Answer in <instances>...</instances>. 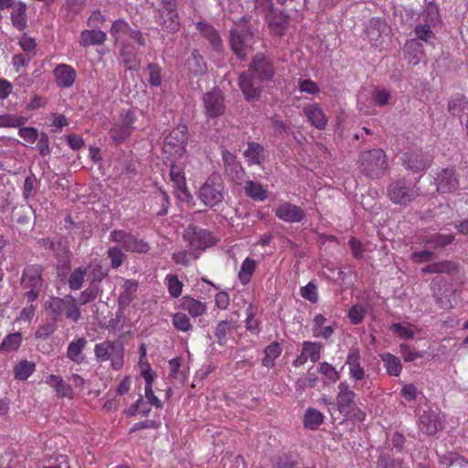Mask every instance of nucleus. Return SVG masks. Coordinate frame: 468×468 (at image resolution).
<instances>
[{"instance_id":"obj_61","label":"nucleus","mask_w":468,"mask_h":468,"mask_svg":"<svg viewBox=\"0 0 468 468\" xmlns=\"http://www.w3.org/2000/svg\"><path fill=\"white\" fill-rule=\"evenodd\" d=\"M301 296L311 303H316L318 300L317 287L314 283L309 282L301 288Z\"/></svg>"},{"instance_id":"obj_23","label":"nucleus","mask_w":468,"mask_h":468,"mask_svg":"<svg viewBox=\"0 0 468 468\" xmlns=\"http://www.w3.org/2000/svg\"><path fill=\"white\" fill-rule=\"evenodd\" d=\"M57 84L61 88H69L76 80V71L68 64H59L54 69Z\"/></svg>"},{"instance_id":"obj_8","label":"nucleus","mask_w":468,"mask_h":468,"mask_svg":"<svg viewBox=\"0 0 468 468\" xmlns=\"http://www.w3.org/2000/svg\"><path fill=\"white\" fill-rule=\"evenodd\" d=\"M389 99L390 92L388 90L376 87L370 93L367 90H360L357 96V104L360 111L369 114L372 112V104L385 106L388 103Z\"/></svg>"},{"instance_id":"obj_41","label":"nucleus","mask_w":468,"mask_h":468,"mask_svg":"<svg viewBox=\"0 0 468 468\" xmlns=\"http://www.w3.org/2000/svg\"><path fill=\"white\" fill-rule=\"evenodd\" d=\"M85 269L87 276L91 282H100L108 274V271L97 260L91 261Z\"/></svg>"},{"instance_id":"obj_20","label":"nucleus","mask_w":468,"mask_h":468,"mask_svg":"<svg viewBox=\"0 0 468 468\" xmlns=\"http://www.w3.org/2000/svg\"><path fill=\"white\" fill-rule=\"evenodd\" d=\"M338 395L336 397V402L338 410L342 414H348L352 412V409L356 405L355 397L356 394L352 391L346 382H341L338 385Z\"/></svg>"},{"instance_id":"obj_51","label":"nucleus","mask_w":468,"mask_h":468,"mask_svg":"<svg viewBox=\"0 0 468 468\" xmlns=\"http://www.w3.org/2000/svg\"><path fill=\"white\" fill-rule=\"evenodd\" d=\"M172 323L175 328L182 332L192 330V324L188 316L184 313H176L173 315Z\"/></svg>"},{"instance_id":"obj_36","label":"nucleus","mask_w":468,"mask_h":468,"mask_svg":"<svg viewBox=\"0 0 468 468\" xmlns=\"http://www.w3.org/2000/svg\"><path fill=\"white\" fill-rule=\"evenodd\" d=\"M63 313L68 319L77 322L80 317V312L78 307L77 300L72 295L64 297Z\"/></svg>"},{"instance_id":"obj_54","label":"nucleus","mask_w":468,"mask_h":468,"mask_svg":"<svg viewBox=\"0 0 468 468\" xmlns=\"http://www.w3.org/2000/svg\"><path fill=\"white\" fill-rule=\"evenodd\" d=\"M366 308L360 304H354L348 311V318L353 324H360L365 316Z\"/></svg>"},{"instance_id":"obj_1","label":"nucleus","mask_w":468,"mask_h":468,"mask_svg":"<svg viewBox=\"0 0 468 468\" xmlns=\"http://www.w3.org/2000/svg\"><path fill=\"white\" fill-rule=\"evenodd\" d=\"M273 75L271 63L261 55H257L250 66L249 73L239 78V87L247 101H255L260 97L261 82L269 80Z\"/></svg>"},{"instance_id":"obj_16","label":"nucleus","mask_w":468,"mask_h":468,"mask_svg":"<svg viewBox=\"0 0 468 468\" xmlns=\"http://www.w3.org/2000/svg\"><path fill=\"white\" fill-rule=\"evenodd\" d=\"M275 216L284 222H300L305 216L304 211L297 205L282 202L274 209Z\"/></svg>"},{"instance_id":"obj_52","label":"nucleus","mask_w":468,"mask_h":468,"mask_svg":"<svg viewBox=\"0 0 468 468\" xmlns=\"http://www.w3.org/2000/svg\"><path fill=\"white\" fill-rule=\"evenodd\" d=\"M318 372L322 374L329 382H336L340 375L338 371L330 364L323 362L318 366Z\"/></svg>"},{"instance_id":"obj_7","label":"nucleus","mask_w":468,"mask_h":468,"mask_svg":"<svg viewBox=\"0 0 468 468\" xmlns=\"http://www.w3.org/2000/svg\"><path fill=\"white\" fill-rule=\"evenodd\" d=\"M94 353L101 362L111 360L112 367L119 370L123 366V346L119 342L105 341L95 345Z\"/></svg>"},{"instance_id":"obj_12","label":"nucleus","mask_w":468,"mask_h":468,"mask_svg":"<svg viewBox=\"0 0 468 468\" xmlns=\"http://www.w3.org/2000/svg\"><path fill=\"white\" fill-rule=\"evenodd\" d=\"M184 239L193 251L206 250L213 244L212 236L208 231L193 226H189L185 230Z\"/></svg>"},{"instance_id":"obj_37","label":"nucleus","mask_w":468,"mask_h":468,"mask_svg":"<svg viewBox=\"0 0 468 468\" xmlns=\"http://www.w3.org/2000/svg\"><path fill=\"white\" fill-rule=\"evenodd\" d=\"M27 122V118L19 115L6 113L0 115V128H18Z\"/></svg>"},{"instance_id":"obj_10","label":"nucleus","mask_w":468,"mask_h":468,"mask_svg":"<svg viewBox=\"0 0 468 468\" xmlns=\"http://www.w3.org/2000/svg\"><path fill=\"white\" fill-rule=\"evenodd\" d=\"M159 15V23L163 30L168 33H176L179 30L180 23L175 0H163Z\"/></svg>"},{"instance_id":"obj_59","label":"nucleus","mask_w":468,"mask_h":468,"mask_svg":"<svg viewBox=\"0 0 468 468\" xmlns=\"http://www.w3.org/2000/svg\"><path fill=\"white\" fill-rule=\"evenodd\" d=\"M131 27L128 23L122 19H117L113 22L111 34L117 38L121 37V35H127Z\"/></svg>"},{"instance_id":"obj_53","label":"nucleus","mask_w":468,"mask_h":468,"mask_svg":"<svg viewBox=\"0 0 468 468\" xmlns=\"http://www.w3.org/2000/svg\"><path fill=\"white\" fill-rule=\"evenodd\" d=\"M453 240L452 235H441V234H434L431 236L429 239H425L424 242L426 244H431V248L444 247Z\"/></svg>"},{"instance_id":"obj_62","label":"nucleus","mask_w":468,"mask_h":468,"mask_svg":"<svg viewBox=\"0 0 468 468\" xmlns=\"http://www.w3.org/2000/svg\"><path fill=\"white\" fill-rule=\"evenodd\" d=\"M229 329L230 325L229 321H221L217 324L215 335L220 345H223L226 342Z\"/></svg>"},{"instance_id":"obj_4","label":"nucleus","mask_w":468,"mask_h":468,"mask_svg":"<svg viewBox=\"0 0 468 468\" xmlns=\"http://www.w3.org/2000/svg\"><path fill=\"white\" fill-rule=\"evenodd\" d=\"M254 43V36L244 19L235 23L230 30V44L233 52L239 58H244L250 52Z\"/></svg>"},{"instance_id":"obj_22","label":"nucleus","mask_w":468,"mask_h":468,"mask_svg":"<svg viewBox=\"0 0 468 468\" xmlns=\"http://www.w3.org/2000/svg\"><path fill=\"white\" fill-rule=\"evenodd\" d=\"M346 364L348 367V373L352 379L358 381L364 378L365 369L360 365V350L352 346L348 350Z\"/></svg>"},{"instance_id":"obj_19","label":"nucleus","mask_w":468,"mask_h":468,"mask_svg":"<svg viewBox=\"0 0 468 468\" xmlns=\"http://www.w3.org/2000/svg\"><path fill=\"white\" fill-rule=\"evenodd\" d=\"M303 113L312 126L318 130L324 129L327 124V117L324 110L317 103L304 105Z\"/></svg>"},{"instance_id":"obj_56","label":"nucleus","mask_w":468,"mask_h":468,"mask_svg":"<svg viewBox=\"0 0 468 468\" xmlns=\"http://www.w3.org/2000/svg\"><path fill=\"white\" fill-rule=\"evenodd\" d=\"M64 297H53L45 303V308L49 310L52 314L58 316L63 313Z\"/></svg>"},{"instance_id":"obj_11","label":"nucleus","mask_w":468,"mask_h":468,"mask_svg":"<svg viewBox=\"0 0 468 468\" xmlns=\"http://www.w3.org/2000/svg\"><path fill=\"white\" fill-rule=\"evenodd\" d=\"M110 239L113 242L121 244L122 247L131 252H146L149 250V246L143 239H138L132 234L122 230L115 229L111 232Z\"/></svg>"},{"instance_id":"obj_57","label":"nucleus","mask_w":468,"mask_h":468,"mask_svg":"<svg viewBox=\"0 0 468 468\" xmlns=\"http://www.w3.org/2000/svg\"><path fill=\"white\" fill-rule=\"evenodd\" d=\"M19 45L27 56L29 58L35 56L37 45L34 38L24 35L19 40Z\"/></svg>"},{"instance_id":"obj_24","label":"nucleus","mask_w":468,"mask_h":468,"mask_svg":"<svg viewBox=\"0 0 468 468\" xmlns=\"http://www.w3.org/2000/svg\"><path fill=\"white\" fill-rule=\"evenodd\" d=\"M429 160L420 151H411L404 154L403 165L408 170L420 172L424 170L428 165Z\"/></svg>"},{"instance_id":"obj_40","label":"nucleus","mask_w":468,"mask_h":468,"mask_svg":"<svg viewBox=\"0 0 468 468\" xmlns=\"http://www.w3.org/2000/svg\"><path fill=\"white\" fill-rule=\"evenodd\" d=\"M449 112L453 116H462L468 114V101L463 96L458 95L449 101Z\"/></svg>"},{"instance_id":"obj_35","label":"nucleus","mask_w":468,"mask_h":468,"mask_svg":"<svg viewBox=\"0 0 468 468\" xmlns=\"http://www.w3.org/2000/svg\"><path fill=\"white\" fill-rule=\"evenodd\" d=\"M324 415L315 409H307L303 416V425L310 430H316L324 421Z\"/></svg>"},{"instance_id":"obj_43","label":"nucleus","mask_w":468,"mask_h":468,"mask_svg":"<svg viewBox=\"0 0 468 468\" xmlns=\"http://www.w3.org/2000/svg\"><path fill=\"white\" fill-rule=\"evenodd\" d=\"M390 330L402 339H410L416 333V326L408 323H396L390 326Z\"/></svg>"},{"instance_id":"obj_38","label":"nucleus","mask_w":468,"mask_h":468,"mask_svg":"<svg viewBox=\"0 0 468 468\" xmlns=\"http://www.w3.org/2000/svg\"><path fill=\"white\" fill-rule=\"evenodd\" d=\"M244 190L248 197L256 200V201H263L267 197V191L262 187V186L254 181H248L244 186Z\"/></svg>"},{"instance_id":"obj_55","label":"nucleus","mask_w":468,"mask_h":468,"mask_svg":"<svg viewBox=\"0 0 468 468\" xmlns=\"http://www.w3.org/2000/svg\"><path fill=\"white\" fill-rule=\"evenodd\" d=\"M122 287L124 292L121 294L120 299L122 303H129L137 290L138 283L134 280H125Z\"/></svg>"},{"instance_id":"obj_31","label":"nucleus","mask_w":468,"mask_h":468,"mask_svg":"<svg viewBox=\"0 0 468 468\" xmlns=\"http://www.w3.org/2000/svg\"><path fill=\"white\" fill-rule=\"evenodd\" d=\"M407 57L409 62L411 64H418L422 57V44L417 39H410L406 43L405 46Z\"/></svg>"},{"instance_id":"obj_49","label":"nucleus","mask_w":468,"mask_h":468,"mask_svg":"<svg viewBox=\"0 0 468 468\" xmlns=\"http://www.w3.org/2000/svg\"><path fill=\"white\" fill-rule=\"evenodd\" d=\"M165 283L172 297L177 298L181 295L183 283L178 280L176 275L167 274L165 277Z\"/></svg>"},{"instance_id":"obj_28","label":"nucleus","mask_w":468,"mask_h":468,"mask_svg":"<svg viewBox=\"0 0 468 468\" xmlns=\"http://www.w3.org/2000/svg\"><path fill=\"white\" fill-rule=\"evenodd\" d=\"M106 40V34L101 30H83L80 44L83 47L101 45Z\"/></svg>"},{"instance_id":"obj_13","label":"nucleus","mask_w":468,"mask_h":468,"mask_svg":"<svg viewBox=\"0 0 468 468\" xmlns=\"http://www.w3.org/2000/svg\"><path fill=\"white\" fill-rule=\"evenodd\" d=\"M134 117L131 112H125L120 115L119 121L113 125L110 132L112 139L117 143H122L133 133Z\"/></svg>"},{"instance_id":"obj_2","label":"nucleus","mask_w":468,"mask_h":468,"mask_svg":"<svg viewBox=\"0 0 468 468\" xmlns=\"http://www.w3.org/2000/svg\"><path fill=\"white\" fill-rule=\"evenodd\" d=\"M188 133L185 125L175 127L165 136L163 152L166 159L176 162L184 157L186 153Z\"/></svg>"},{"instance_id":"obj_34","label":"nucleus","mask_w":468,"mask_h":468,"mask_svg":"<svg viewBox=\"0 0 468 468\" xmlns=\"http://www.w3.org/2000/svg\"><path fill=\"white\" fill-rule=\"evenodd\" d=\"M380 358L389 375L398 377L400 374L402 366L399 357L390 353H383Z\"/></svg>"},{"instance_id":"obj_26","label":"nucleus","mask_w":468,"mask_h":468,"mask_svg":"<svg viewBox=\"0 0 468 468\" xmlns=\"http://www.w3.org/2000/svg\"><path fill=\"white\" fill-rule=\"evenodd\" d=\"M87 345V340L84 337H80L69 343L68 346V357L77 364H81L85 360L83 350Z\"/></svg>"},{"instance_id":"obj_46","label":"nucleus","mask_w":468,"mask_h":468,"mask_svg":"<svg viewBox=\"0 0 468 468\" xmlns=\"http://www.w3.org/2000/svg\"><path fill=\"white\" fill-rule=\"evenodd\" d=\"M282 349L278 343H272L265 348V356L262 360V365L266 367H272L275 359L281 355Z\"/></svg>"},{"instance_id":"obj_30","label":"nucleus","mask_w":468,"mask_h":468,"mask_svg":"<svg viewBox=\"0 0 468 468\" xmlns=\"http://www.w3.org/2000/svg\"><path fill=\"white\" fill-rule=\"evenodd\" d=\"M182 307L193 317L202 315L207 310V305L205 303H202L192 297H184L182 299Z\"/></svg>"},{"instance_id":"obj_29","label":"nucleus","mask_w":468,"mask_h":468,"mask_svg":"<svg viewBox=\"0 0 468 468\" xmlns=\"http://www.w3.org/2000/svg\"><path fill=\"white\" fill-rule=\"evenodd\" d=\"M244 155L250 164L261 165L265 157L264 148L260 144L250 143Z\"/></svg>"},{"instance_id":"obj_32","label":"nucleus","mask_w":468,"mask_h":468,"mask_svg":"<svg viewBox=\"0 0 468 468\" xmlns=\"http://www.w3.org/2000/svg\"><path fill=\"white\" fill-rule=\"evenodd\" d=\"M22 335L19 332L7 335L0 344V352L11 353L19 349L22 343Z\"/></svg>"},{"instance_id":"obj_15","label":"nucleus","mask_w":468,"mask_h":468,"mask_svg":"<svg viewBox=\"0 0 468 468\" xmlns=\"http://www.w3.org/2000/svg\"><path fill=\"white\" fill-rule=\"evenodd\" d=\"M203 103L206 114L209 117H217L224 112V98L218 90H213L204 94Z\"/></svg>"},{"instance_id":"obj_60","label":"nucleus","mask_w":468,"mask_h":468,"mask_svg":"<svg viewBox=\"0 0 468 468\" xmlns=\"http://www.w3.org/2000/svg\"><path fill=\"white\" fill-rule=\"evenodd\" d=\"M441 463H448L451 468H468V461L457 456V454L453 452H451L448 456H445Z\"/></svg>"},{"instance_id":"obj_50","label":"nucleus","mask_w":468,"mask_h":468,"mask_svg":"<svg viewBox=\"0 0 468 468\" xmlns=\"http://www.w3.org/2000/svg\"><path fill=\"white\" fill-rule=\"evenodd\" d=\"M87 275L86 269L77 268L75 269L69 278V285L71 290H80L82 286L84 277Z\"/></svg>"},{"instance_id":"obj_3","label":"nucleus","mask_w":468,"mask_h":468,"mask_svg":"<svg viewBox=\"0 0 468 468\" xmlns=\"http://www.w3.org/2000/svg\"><path fill=\"white\" fill-rule=\"evenodd\" d=\"M359 165L365 176L378 178L388 168L386 154L381 149L362 152L359 156Z\"/></svg>"},{"instance_id":"obj_39","label":"nucleus","mask_w":468,"mask_h":468,"mask_svg":"<svg viewBox=\"0 0 468 468\" xmlns=\"http://www.w3.org/2000/svg\"><path fill=\"white\" fill-rule=\"evenodd\" d=\"M197 28L200 33L210 42L214 48H218L220 46V37L218 32L208 24L198 22Z\"/></svg>"},{"instance_id":"obj_45","label":"nucleus","mask_w":468,"mask_h":468,"mask_svg":"<svg viewBox=\"0 0 468 468\" xmlns=\"http://www.w3.org/2000/svg\"><path fill=\"white\" fill-rule=\"evenodd\" d=\"M255 268L256 261L253 259L248 257L243 261L239 271V279L242 284L245 285L250 282Z\"/></svg>"},{"instance_id":"obj_58","label":"nucleus","mask_w":468,"mask_h":468,"mask_svg":"<svg viewBox=\"0 0 468 468\" xmlns=\"http://www.w3.org/2000/svg\"><path fill=\"white\" fill-rule=\"evenodd\" d=\"M108 257L113 269H118L124 260L123 252L117 247H112L108 250Z\"/></svg>"},{"instance_id":"obj_48","label":"nucleus","mask_w":468,"mask_h":468,"mask_svg":"<svg viewBox=\"0 0 468 468\" xmlns=\"http://www.w3.org/2000/svg\"><path fill=\"white\" fill-rule=\"evenodd\" d=\"M256 314L257 308L252 304H249V306L246 309L245 324L247 330L250 331L253 334H258L260 332L259 322L255 318Z\"/></svg>"},{"instance_id":"obj_6","label":"nucleus","mask_w":468,"mask_h":468,"mask_svg":"<svg viewBox=\"0 0 468 468\" xmlns=\"http://www.w3.org/2000/svg\"><path fill=\"white\" fill-rule=\"evenodd\" d=\"M389 200L399 206H408L420 195L419 188L407 183L404 179L391 182L387 188Z\"/></svg>"},{"instance_id":"obj_63","label":"nucleus","mask_w":468,"mask_h":468,"mask_svg":"<svg viewBox=\"0 0 468 468\" xmlns=\"http://www.w3.org/2000/svg\"><path fill=\"white\" fill-rule=\"evenodd\" d=\"M149 72V82L152 86L158 87L162 83L161 69L157 65L149 64L147 67Z\"/></svg>"},{"instance_id":"obj_25","label":"nucleus","mask_w":468,"mask_h":468,"mask_svg":"<svg viewBox=\"0 0 468 468\" xmlns=\"http://www.w3.org/2000/svg\"><path fill=\"white\" fill-rule=\"evenodd\" d=\"M437 189L440 192L447 193L454 191L459 185L455 173L452 168L444 169L437 177Z\"/></svg>"},{"instance_id":"obj_44","label":"nucleus","mask_w":468,"mask_h":468,"mask_svg":"<svg viewBox=\"0 0 468 468\" xmlns=\"http://www.w3.org/2000/svg\"><path fill=\"white\" fill-rule=\"evenodd\" d=\"M26 8V5L19 3L14 6L11 13L12 22L19 30L24 29L27 26Z\"/></svg>"},{"instance_id":"obj_14","label":"nucleus","mask_w":468,"mask_h":468,"mask_svg":"<svg viewBox=\"0 0 468 468\" xmlns=\"http://www.w3.org/2000/svg\"><path fill=\"white\" fill-rule=\"evenodd\" d=\"M169 176L177 197L182 201H190L192 195L186 187L183 168L177 165L176 162H171Z\"/></svg>"},{"instance_id":"obj_9","label":"nucleus","mask_w":468,"mask_h":468,"mask_svg":"<svg viewBox=\"0 0 468 468\" xmlns=\"http://www.w3.org/2000/svg\"><path fill=\"white\" fill-rule=\"evenodd\" d=\"M22 285L24 288L29 289L25 294L27 302L33 303L36 301L43 287L41 268L37 265L27 267L23 272Z\"/></svg>"},{"instance_id":"obj_18","label":"nucleus","mask_w":468,"mask_h":468,"mask_svg":"<svg viewBox=\"0 0 468 468\" xmlns=\"http://www.w3.org/2000/svg\"><path fill=\"white\" fill-rule=\"evenodd\" d=\"M420 431L427 435H434L441 428L440 413L434 410L424 411L419 419Z\"/></svg>"},{"instance_id":"obj_33","label":"nucleus","mask_w":468,"mask_h":468,"mask_svg":"<svg viewBox=\"0 0 468 468\" xmlns=\"http://www.w3.org/2000/svg\"><path fill=\"white\" fill-rule=\"evenodd\" d=\"M35 369L36 364L34 362L24 359L14 367V375L16 379L27 380Z\"/></svg>"},{"instance_id":"obj_5","label":"nucleus","mask_w":468,"mask_h":468,"mask_svg":"<svg viewBox=\"0 0 468 468\" xmlns=\"http://www.w3.org/2000/svg\"><path fill=\"white\" fill-rule=\"evenodd\" d=\"M197 197L207 207L213 208L224 199L223 183L219 175L212 174L200 186Z\"/></svg>"},{"instance_id":"obj_64","label":"nucleus","mask_w":468,"mask_h":468,"mask_svg":"<svg viewBox=\"0 0 468 468\" xmlns=\"http://www.w3.org/2000/svg\"><path fill=\"white\" fill-rule=\"evenodd\" d=\"M18 134L28 144H34L37 137V130L33 127H22L18 131Z\"/></svg>"},{"instance_id":"obj_42","label":"nucleus","mask_w":468,"mask_h":468,"mask_svg":"<svg viewBox=\"0 0 468 468\" xmlns=\"http://www.w3.org/2000/svg\"><path fill=\"white\" fill-rule=\"evenodd\" d=\"M457 266L452 261H441L432 263L424 267L421 271L424 273H452L456 271Z\"/></svg>"},{"instance_id":"obj_17","label":"nucleus","mask_w":468,"mask_h":468,"mask_svg":"<svg viewBox=\"0 0 468 468\" xmlns=\"http://www.w3.org/2000/svg\"><path fill=\"white\" fill-rule=\"evenodd\" d=\"M390 28L388 24L381 19H372L367 27V36L372 46L378 47L382 44L384 37H388Z\"/></svg>"},{"instance_id":"obj_27","label":"nucleus","mask_w":468,"mask_h":468,"mask_svg":"<svg viewBox=\"0 0 468 468\" xmlns=\"http://www.w3.org/2000/svg\"><path fill=\"white\" fill-rule=\"evenodd\" d=\"M121 56L127 69L137 70L140 68L141 61L133 47L123 45L121 48Z\"/></svg>"},{"instance_id":"obj_21","label":"nucleus","mask_w":468,"mask_h":468,"mask_svg":"<svg viewBox=\"0 0 468 468\" xmlns=\"http://www.w3.org/2000/svg\"><path fill=\"white\" fill-rule=\"evenodd\" d=\"M336 324L335 322L327 323L324 315L315 314L312 323L313 336L316 338L328 339L333 335Z\"/></svg>"},{"instance_id":"obj_47","label":"nucleus","mask_w":468,"mask_h":468,"mask_svg":"<svg viewBox=\"0 0 468 468\" xmlns=\"http://www.w3.org/2000/svg\"><path fill=\"white\" fill-rule=\"evenodd\" d=\"M321 350L322 345L320 343L305 341L303 344L304 355L314 363L320 359Z\"/></svg>"}]
</instances>
